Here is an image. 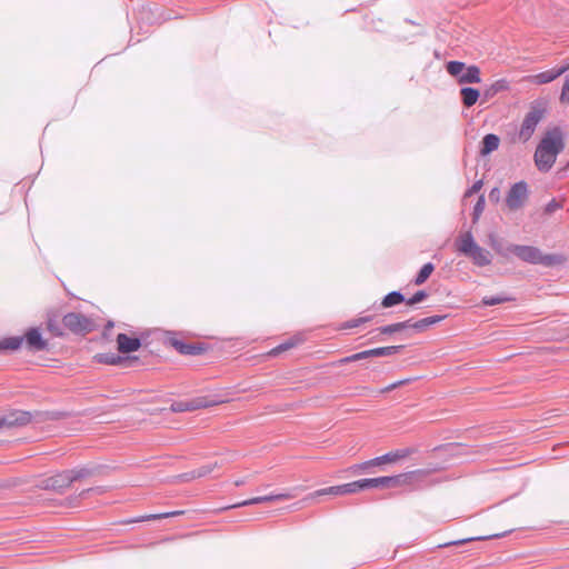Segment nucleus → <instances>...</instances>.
I'll return each instance as SVG.
<instances>
[{
    "label": "nucleus",
    "mask_w": 569,
    "mask_h": 569,
    "mask_svg": "<svg viewBox=\"0 0 569 569\" xmlns=\"http://www.w3.org/2000/svg\"><path fill=\"white\" fill-rule=\"evenodd\" d=\"M565 142L559 128H553L541 139L535 152V163L539 171L548 172L563 150Z\"/></svg>",
    "instance_id": "obj_1"
},
{
    "label": "nucleus",
    "mask_w": 569,
    "mask_h": 569,
    "mask_svg": "<svg viewBox=\"0 0 569 569\" xmlns=\"http://www.w3.org/2000/svg\"><path fill=\"white\" fill-rule=\"evenodd\" d=\"M512 254L525 262L540 264L543 267H553L566 261V258L562 254L542 253L539 248L533 246L515 244Z\"/></svg>",
    "instance_id": "obj_2"
},
{
    "label": "nucleus",
    "mask_w": 569,
    "mask_h": 569,
    "mask_svg": "<svg viewBox=\"0 0 569 569\" xmlns=\"http://www.w3.org/2000/svg\"><path fill=\"white\" fill-rule=\"evenodd\" d=\"M24 340L27 348L31 351H43L48 348V342L43 339L40 330L38 328H30L24 336L7 337L0 340V351L17 350Z\"/></svg>",
    "instance_id": "obj_3"
},
{
    "label": "nucleus",
    "mask_w": 569,
    "mask_h": 569,
    "mask_svg": "<svg viewBox=\"0 0 569 569\" xmlns=\"http://www.w3.org/2000/svg\"><path fill=\"white\" fill-rule=\"evenodd\" d=\"M457 249L460 253L470 258L477 267H487L492 261L491 253L475 241L471 231L460 236L457 240Z\"/></svg>",
    "instance_id": "obj_4"
},
{
    "label": "nucleus",
    "mask_w": 569,
    "mask_h": 569,
    "mask_svg": "<svg viewBox=\"0 0 569 569\" xmlns=\"http://www.w3.org/2000/svg\"><path fill=\"white\" fill-rule=\"evenodd\" d=\"M546 109L539 103H533L526 114L519 131V138L526 142L533 134L537 124L542 120Z\"/></svg>",
    "instance_id": "obj_5"
},
{
    "label": "nucleus",
    "mask_w": 569,
    "mask_h": 569,
    "mask_svg": "<svg viewBox=\"0 0 569 569\" xmlns=\"http://www.w3.org/2000/svg\"><path fill=\"white\" fill-rule=\"evenodd\" d=\"M529 197L528 183L523 180L513 183L506 196V206L512 210L521 209Z\"/></svg>",
    "instance_id": "obj_6"
},
{
    "label": "nucleus",
    "mask_w": 569,
    "mask_h": 569,
    "mask_svg": "<svg viewBox=\"0 0 569 569\" xmlns=\"http://www.w3.org/2000/svg\"><path fill=\"white\" fill-rule=\"evenodd\" d=\"M403 349V346H388L378 347L369 350H363L351 356H348L340 360L341 363L355 362L362 359H369L372 357H387L399 353Z\"/></svg>",
    "instance_id": "obj_7"
},
{
    "label": "nucleus",
    "mask_w": 569,
    "mask_h": 569,
    "mask_svg": "<svg viewBox=\"0 0 569 569\" xmlns=\"http://www.w3.org/2000/svg\"><path fill=\"white\" fill-rule=\"evenodd\" d=\"M33 413L24 410H10L0 416V430L23 427L31 422Z\"/></svg>",
    "instance_id": "obj_8"
},
{
    "label": "nucleus",
    "mask_w": 569,
    "mask_h": 569,
    "mask_svg": "<svg viewBox=\"0 0 569 569\" xmlns=\"http://www.w3.org/2000/svg\"><path fill=\"white\" fill-rule=\"evenodd\" d=\"M63 326L74 333H87L92 330L91 320L82 313L68 312L62 318Z\"/></svg>",
    "instance_id": "obj_9"
},
{
    "label": "nucleus",
    "mask_w": 569,
    "mask_h": 569,
    "mask_svg": "<svg viewBox=\"0 0 569 569\" xmlns=\"http://www.w3.org/2000/svg\"><path fill=\"white\" fill-rule=\"evenodd\" d=\"M71 477L69 470L60 471L56 475L47 477L40 481V487L44 490H52L56 492H63L71 486Z\"/></svg>",
    "instance_id": "obj_10"
},
{
    "label": "nucleus",
    "mask_w": 569,
    "mask_h": 569,
    "mask_svg": "<svg viewBox=\"0 0 569 569\" xmlns=\"http://www.w3.org/2000/svg\"><path fill=\"white\" fill-rule=\"evenodd\" d=\"M217 405V401L209 400L207 397H197L191 400L174 401L171 403L172 412L194 411L202 408H209Z\"/></svg>",
    "instance_id": "obj_11"
},
{
    "label": "nucleus",
    "mask_w": 569,
    "mask_h": 569,
    "mask_svg": "<svg viewBox=\"0 0 569 569\" xmlns=\"http://www.w3.org/2000/svg\"><path fill=\"white\" fill-rule=\"evenodd\" d=\"M295 497H296V495L292 492L271 493V495L259 496V497H254V498H251L248 500H242V501L236 502L232 506H230V508H241V507H246V506L260 505V503L271 502V501H277V500H287V499H291Z\"/></svg>",
    "instance_id": "obj_12"
},
{
    "label": "nucleus",
    "mask_w": 569,
    "mask_h": 569,
    "mask_svg": "<svg viewBox=\"0 0 569 569\" xmlns=\"http://www.w3.org/2000/svg\"><path fill=\"white\" fill-rule=\"evenodd\" d=\"M568 70H569V61H567L566 63H563L559 67L533 74L531 77V81L536 84L550 83L555 79L560 77L561 74L566 73Z\"/></svg>",
    "instance_id": "obj_13"
},
{
    "label": "nucleus",
    "mask_w": 569,
    "mask_h": 569,
    "mask_svg": "<svg viewBox=\"0 0 569 569\" xmlns=\"http://www.w3.org/2000/svg\"><path fill=\"white\" fill-rule=\"evenodd\" d=\"M416 450L413 448H401L393 451H389L382 456L373 458L372 462H377L378 466L383 463H393L401 459H405L412 455Z\"/></svg>",
    "instance_id": "obj_14"
},
{
    "label": "nucleus",
    "mask_w": 569,
    "mask_h": 569,
    "mask_svg": "<svg viewBox=\"0 0 569 569\" xmlns=\"http://www.w3.org/2000/svg\"><path fill=\"white\" fill-rule=\"evenodd\" d=\"M118 350L121 353H130L137 351L141 347V340L137 337H129L126 333L117 336Z\"/></svg>",
    "instance_id": "obj_15"
},
{
    "label": "nucleus",
    "mask_w": 569,
    "mask_h": 569,
    "mask_svg": "<svg viewBox=\"0 0 569 569\" xmlns=\"http://www.w3.org/2000/svg\"><path fill=\"white\" fill-rule=\"evenodd\" d=\"M402 475L368 478L369 489L390 488L401 483Z\"/></svg>",
    "instance_id": "obj_16"
},
{
    "label": "nucleus",
    "mask_w": 569,
    "mask_h": 569,
    "mask_svg": "<svg viewBox=\"0 0 569 569\" xmlns=\"http://www.w3.org/2000/svg\"><path fill=\"white\" fill-rule=\"evenodd\" d=\"M489 244L499 256L503 258H509V256L513 253L515 244L508 243L495 234L489 236Z\"/></svg>",
    "instance_id": "obj_17"
},
{
    "label": "nucleus",
    "mask_w": 569,
    "mask_h": 569,
    "mask_svg": "<svg viewBox=\"0 0 569 569\" xmlns=\"http://www.w3.org/2000/svg\"><path fill=\"white\" fill-rule=\"evenodd\" d=\"M172 346L176 350L186 356H197L203 352L204 348L197 343H187L181 340H173Z\"/></svg>",
    "instance_id": "obj_18"
},
{
    "label": "nucleus",
    "mask_w": 569,
    "mask_h": 569,
    "mask_svg": "<svg viewBox=\"0 0 569 569\" xmlns=\"http://www.w3.org/2000/svg\"><path fill=\"white\" fill-rule=\"evenodd\" d=\"M500 144V138L495 133H488L482 138L480 154L486 157L497 150Z\"/></svg>",
    "instance_id": "obj_19"
},
{
    "label": "nucleus",
    "mask_w": 569,
    "mask_h": 569,
    "mask_svg": "<svg viewBox=\"0 0 569 569\" xmlns=\"http://www.w3.org/2000/svg\"><path fill=\"white\" fill-rule=\"evenodd\" d=\"M480 81V69L475 64L466 67L458 79L459 83H479Z\"/></svg>",
    "instance_id": "obj_20"
},
{
    "label": "nucleus",
    "mask_w": 569,
    "mask_h": 569,
    "mask_svg": "<svg viewBox=\"0 0 569 569\" xmlns=\"http://www.w3.org/2000/svg\"><path fill=\"white\" fill-rule=\"evenodd\" d=\"M505 535H506V532H503V533H495V535H489V536L469 537V538H463V539H458V540L445 542V543L439 545L438 547L439 548H447V547H450V546H461V545H465V543H468V542H471V541H482V540L500 538V537H503Z\"/></svg>",
    "instance_id": "obj_21"
},
{
    "label": "nucleus",
    "mask_w": 569,
    "mask_h": 569,
    "mask_svg": "<svg viewBox=\"0 0 569 569\" xmlns=\"http://www.w3.org/2000/svg\"><path fill=\"white\" fill-rule=\"evenodd\" d=\"M446 317L447 316H445V315L443 316L435 315V316L422 318L417 321H412V329L418 332H421V331L426 330L428 327L439 323L440 321L446 319Z\"/></svg>",
    "instance_id": "obj_22"
},
{
    "label": "nucleus",
    "mask_w": 569,
    "mask_h": 569,
    "mask_svg": "<svg viewBox=\"0 0 569 569\" xmlns=\"http://www.w3.org/2000/svg\"><path fill=\"white\" fill-rule=\"evenodd\" d=\"M461 100L465 107H472L480 97V91L472 87H463L460 90Z\"/></svg>",
    "instance_id": "obj_23"
},
{
    "label": "nucleus",
    "mask_w": 569,
    "mask_h": 569,
    "mask_svg": "<svg viewBox=\"0 0 569 569\" xmlns=\"http://www.w3.org/2000/svg\"><path fill=\"white\" fill-rule=\"evenodd\" d=\"M407 329H412V320L386 325L378 328L377 330L382 335H392L396 332L405 331Z\"/></svg>",
    "instance_id": "obj_24"
},
{
    "label": "nucleus",
    "mask_w": 569,
    "mask_h": 569,
    "mask_svg": "<svg viewBox=\"0 0 569 569\" xmlns=\"http://www.w3.org/2000/svg\"><path fill=\"white\" fill-rule=\"evenodd\" d=\"M509 89V82L506 79H499L490 84L485 91L483 96L486 99L493 98L498 92Z\"/></svg>",
    "instance_id": "obj_25"
},
{
    "label": "nucleus",
    "mask_w": 569,
    "mask_h": 569,
    "mask_svg": "<svg viewBox=\"0 0 569 569\" xmlns=\"http://www.w3.org/2000/svg\"><path fill=\"white\" fill-rule=\"evenodd\" d=\"M96 360L103 365H120L126 361V358L114 352H106L96 355Z\"/></svg>",
    "instance_id": "obj_26"
},
{
    "label": "nucleus",
    "mask_w": 569,
    "mask_h": 569,
    "mask_svg": "<svg viewBox=\"0 0 569 569\" xmlns=\"http://www.w3.org/2000/svg\"><path fill=\"white\" fill-rule=\"evenodd\" d=\"M401 302H406L405 296L400 291H391L387 293L381 301V306L383 308H391L393 306H397Z\"/></svg>",
    "instance_id": "obj_27"
},
{
    "label": "nucleus",
    "mask_w": 569,
    "mask_h": 569,
    "mask_svg": "<svg viewBox=\"0 0 569 569\" xmlns=\"http://www.w3.org/2000/svg\"><path fill=\"white\" fill-rule=\"evenodd\" d=\"M433 270H435V264L432 262L425 263L421 267V269L418 271L417 276L415 277L413 283L416 286L423 284L428 280L430 274L433 272Z\"/></svg>",
    "instance_id": "obj_28"
},
{
    "label": "nucleus",
    "mask_w": 569,
    "mask_h": 569,
    "mask_svg": "<svg viewBox=\"0 0 569 569\" xmlns=\"http://www.w3.org/2000/svg\"><path fill=\"white\" fill-rule=\"evenodd\" d=\"M515 300L512 297L506 295V293H499L497 296H486L482 298L481 303L486 307H491L505 302H509Z\"/></svg>",
    "instance_id": "obj_29"
},
{
    "label": "nucleus",
    "mask_w": 569,
    "mask_h": 569,
    "mask_svg": "<svg viewBox=\"0 0 569 569\" xmlns=\"http://www.w3.org/2000/svg\"><path fill=\"white\" fill-rule=\"evenodd\" d=\"M326 495L343 496L342 488H340V485H338V486L319 489V490H316L315 492L310 493L308 497H306L305 500L315 499L316 497L326 496Z\"/></svg>",
    "instance_id": "obj_30"
},
{
    "label": "nucleus",
    "mask_w": 569,
    "mask_h": 569,
    "mask_svg": "<svg viewBox=\"0 0 569 569\" xmlns=\"http://www.w3.org/2000/svg\"><path fill=\"white\" fill-rule=\"evenodd\" d=\"M69 473L71 477V481L74 482L77 480L92 476L94 473V469L89 467H80L70 469Z\"/></svg>",
    "instance_id": "obj_31"
},
{
    "label": "nucleus",
    "mask_w": 569,
    "mask_h": 569,
    "mask_svg": "<svg viewBox=\"0 0 569 569\" xmlns=\"http://www.w3.org/2000/svg\"><path fill=\"white\" fill-rule=\"evenodd\" d=\"M446 69L450 76L456 77L458 80L466 69V64L461 61L452 60L447 62Z\"/></svg>",
    "instance_id": "obj_32"
},
{
    "label": "nucleus",
    "mask_w": 569,
    "mask_h": 569,
    "mask_svg": "<svg viewBox=\"0 0 569 569\" xmlns=\"http://www.w3.org/2000/svg\"><path fill=\"white\" fill-rule=\"evenodd\" d=\"M184 513L182 510L177 511H170V512H163V513H152V515H146L138 519L132 520L131 522H138V521H148V520H156V519H162V518H169L174 517Z\"/></svg>",
    "instance_id": "obj_33"
},
{
    "label": "nucleus",
    "mask_w": 569,
    "mask_h": 569,
    "mask_svg": "<svg viewBox=\"0 0 569 569\" xmlns=\"http://www.w3.org/2000/svg\"><path fill=\"white\" fill-rule=\"evenodd\" d=\"M428 297V293L425 290H418L413 296L409 299H406V303L409 306L417 305L423 301Z\"/></svg>",
    "instance_id": "obj_34"
},
{
    "label": "nucleus",
    "mask_w": 569,
    "mask_h": 569,
    "mask_svg": "<svg viewBox=\"0 0 569 569\" xmlns=\"http://www.w3.org/2000/svg\"><path fill=\"white\" fill-rule=\"evenodd\" d=\"M47 329L52 332L54 336H62L63 332L60 328V325L56 318H49L47 320Z\"/></svg>",
    "instance_id": "obj_35"
},
{
    "label": "nucleus",
    "mask_w": 569,
    "mask_h": 569,
    "mask_svg": "<svg viewBox=\"0 0 569 569\" xmlns=\"http://www.w3.org/2000/svg\"><path fill=\"white\" fill-rule=\"evenodd\" d=\"M217 467L218 462L201 466L198 469H196V476H198L199 478L206 477L210 475Z\"/></svg>",
    "instance_id": "obj_36"
},
{
    "label": "nucleus",
    "mask_w": 569,
    "mask_h": 569,
    "mask_svg": "<svg viewBox=\"0 0 569 569\" xmlns=\"http://www.w3.org/2000/svg\"><path fill=\"white\" fill-rule=\"evenodd\" d=\"M559 100L561 103H569V73L565 77Z\"/></svg>",
    "instance_id": "obj_37"
},
{
    "label": "nucleus",
    "mask_w": 569,
    "mask_h": 569,
    "mask_svg": "<svg viewBox=\"0 0 569 569\" xmlns=\"http://www.w3.org/2000/svg\"><path fill=\"white\" fill-rule=\"evenodd\" d=\"M485 209V197L480 196L473 207V221L478 220Z\"/></svg>",
    "instance_id": "obj_38"
},
{
    "label": "nucleus",
    "mask_w": 569,
    "mask_h": 569,
    "mask_svg": "<svg viewBox=\"0 0 569 569\" xmlns=\"http://www.w3.org/2000/svg\"><path fill=\"white\" fill-rule=\"evenodd\" d=\"M297 343H298V340L289 339L288 341L283 342V343L279 345L278 347H276L274 349H272V353L278 355L281 351L288 350V349L297 346Z\"/></svg>",
    "instance_id": "obj_39"
},
{
    "label": "nucleus",
    "mask_w": 569,
    "mask_h": 569,
    "mask_svg": "<svg viewBox=\"0 0 569 569\" xmlns=\"http://www.w3.org/2000/svg\"><path fill=\"white\" fill-rule=\"evenodd\" d=\"M372 461H373V459L367 460L365 462H361V463L352 466L350 469H351L352 472L356 473V472L366 470V469H368L370 467L378 466L377 462H372Z\"/></svg>",
    "instance_id": "obj_40"
},
{
    "label": "nucleus",
    "mask_w": 569,
    "mask_h": 569,
    "mask_svg": "<svg viewBox=\"0 0 569 569\" xmlns=\"http://www.w3.org/2000/svg\"><path fill=\"white\" fill-rule=\"evenodd\" d=\"M562 204L557 199H551L545 207V212L551 214L561 209Z\"/></svg>",
    "instance_id": "obj_41"
},
{
    "label": "nucleus",
    "mask_w": 569,
    "mask_h": 569,
    "mask_svg": "<svg viewBox=\"0 0 569 569\" xmlns=\"http://www.w3.org/2000/svg\"><path fill=\"white\" fill-rule=\"evenodd\" d=\"M482 180L475 181L472 186L465 192V197H471L473 193H477L482 188Z\"/></svg>",
    "instance_id": "obj_42"
},
{
    "label": "nucleus",
    "mask_w": 569,
    "mask_h": 569,
    "mask_svg": "<svg viewBox=\"0 0 569 569\" xmlns=\"http://www.w3.org/2000/svg\"><path fill=\"white\" fill-rule=\"evenodd\" d=\"M340 488H342V495H351V493H356L357 492V487H356V482L355 481L349 482V483L340 485Z\"/></svg>",
    "instance_id": "obj_43"
},
{
    "label": "nucleus",
    "mask_w": 569,
    "mask_h": 569,
    "mask_svg": "<svg viewBox=\"0 0 569 569\" xmlns=\"http://www.w3.org/2000/svg\"><path fill=\"white\" fill-rule=\"evenodd\" d=\"M370 320H371L370 316L361 317V318L353 319V320L347 322V327L348 328H356V327L360 326L361 323L368 322Z\"/></svg>",
    "instance_id": "obj_44"
},
{
    "label": "nucleus",
    "mask_w": 569,
    "mask_h": 569,
    "mask_svg": "<svg viewBox=\"0 0 569 569\" xmlns=\"http://www.w3.org/2000/svg\"><path fill=\"white\" fill-rule=\"evenodd\" d=\"M500 189L498 187H495L489 192V200L491 202H499L500 201Z\"/></svg>",
    "instance_id": "obj_45"
},
{
    "label": "nucleus",
    "mask_w": 569,
    "mask_h": 569,
    "mask_svg": "<svg viewBox=\"0 0 569 569\" xmlns=\"http://www.w3.org/2000/svg\"><path fill=\"white\" fill-rule=\"evenodd\" d=\"M178 478L181 480V481H190V480H193V479H197L199 478L198 476H196V469L192 470V471H189V472H184L180 476H178Z\"/></svg>",
    "instance_id": "obj_46"
},
{
    "label": "nucleus",
    "mask_w": 569,
    "mask_h": 569,
    "mask_svg": "<svg viewBox=\"0 0 569 569\" xmlns=\"http://www.w3.org/2000/svg\"><path fill=\"white\" fill-rule=\"evenodd\" d=\"M355 482H356V487H357V492L369 489L368 478L360 479Z\"/></svg>",
    "instance_id": "obj_47"
},
{
    "label": "nucleus",
    "mask_w": 569,
    "mask_h": 569,
    "mask_svg": "<svg viewBox=\"0 0 569 569\" xmlns=\"http://www.w3.org/2000/svg\"><path fill=\"white\" fill-rule=\"evenodd\" d=\"M416 378H407V379H402V380H398L396 382H392V385H395V389L401 387V386H405L411 381H413Z\"/></svg>",
    "instance_id": "obj_48"
},
{
    "label": "nucleus",
    "mask_w": 569,
    "mask_h": 569,
    "mask_svg": "<svg viewBox=\"0 0 569 569\" xmlns=\"http://www.w3.org/2000/svg\"><path fill=\"white\" fill-rule=\"evenodd\" d=\"M41 415H46V418L47 419H57L59 417V413L58 412H36V416H41Z\"/></svg>",
    "instance_id": "obj_49"
},
{
    "label": "nucleus",
    "mask_w": 569,
    "mask_h": 569,
    "mask_svg": "<svg viewBox=\"0 0 569 569\" xmlns=\"http://www.w3.org/2000/svg\"><path fill=\"white\" fill-rule=\"evenodd\" d=\"M392 390H395V385L390 383V385H388L387 387L382 388V389L380 390V393H387V392H390V391H392Z\"/></svg>",
    "instance_id": "obj_50"
},
{
    "label": "nucleus",
    "mask_w": 569,
    "mask_h": 569,
    "mask_svg": "<svg viewBox=\"0 0 569 569\" xmlns=\"http://www.w3.org/2000/svg\"><path fill=\"white\" fill-rule=\"evenodd\" d=\"M392 390H395V385L390 383V385H388L387 387L382 388V389L380 390V393H387V392H390V391H392Z\"/></svg>",
    "instance_id": "obj_51"
},
{
    "label": "nucleus",
    "mask_w": 569,
    "mask_h": 569,
    "mask_svg": "<svg viewBox=\"0 0 569 569\" xmlns=\"http://www.w3.org/2000/svg\"><path fill=\"white\" fill-rule=\"evenodd\" d=\"M244 483H246V480H244V479H237V480L234 481V486H236V487H241V486H243Z\"/></svg>",
    "instance_id": "obj_52"
},
{
    "label": "nucleus",
    "mask_w": 569,
    "mask_h": 569,
    "mask_svg": "<svg viewBox=\"0 0 569 569\" xmlns=\"http://www.w3.org/2000/svg\"><path fill=\"white\" fill-rule=\"evenodd\" d=\"M91 490H92L91 488H88L87 490H83V491L81 492V496H83L84 493H88V492H89V491H91Z\"/></svg>",
    "instance_id": "obj_53"
},
{
    "label": "nucleus",
    "mask_w": 569,
    "mask_h": 569,
    "mask_svg": "<svg viewBox=\"0 0 569 569\" xmlns=\"http://www.w3.org/2000/svg\"><path fill=\"white\" fill-rule=\"evenodd\" d=\"M567 168H569V161H568V162H567V164H566V169H567Z\"/></svg>",
    "instance_id": "obj_54"
}]
</instances>
